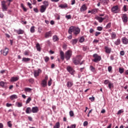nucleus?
I'll return each mask as SVG.
<instances>
[{
  "mask_svg": "<svg viewBox=\"0 0 128 128\" xmlns=\"http://www.w3.org/2000/svg\"><path fill=\"white\" fill-rule=\"evenodd\" d=\"M68 32L70 34H72L73 32L74 36H78L80 32V29L78 27L71 26L68 29Z\"/></svg>",
  "mask_w": 128,
  "mask_h": 128,
  "instance_id": "nucleus-1",
  "label": "nucleus"
},
{
  "mask_svg": "<svg viewBox=\"0 0 128 128\" xmlns=\"http://www.w3.org/2000/svg\"><path fill=\"white\" fill-rule=\"evenodd\" d=\"M82 58L80 55L78 56L76 58H73V62L76 64V66H78V64H80V60Z\"/></svg>",
  "mask_w": 128,
  "mask_h": 128,
  "instance_id": "nucleus-2",
  "label": "nucleus"
},
{
  "mask_svg": "<svg viewBox=\"0 0 128 128\" xmlns=\"http://www.w3.org/2000/svg\"><path fill=\"white\" fill-rule=\"evenodd\" d=\"M92 56L94 59H93L92 60V62H100L102 60V57L96 54H94Z\"/></svg>",
  "mask_w": 128,
  "mask_h": 128,
  "instance_id": "nucleus-3",
  "label": "nucleus"
},
{
  "mask_svg": "<svg viewBox=\"0 0 128 128\" xmlns=\"http://www.w3.org/2000/svg\"><path fill=\"white\" fill-rule=\"evenodd\" d=\"M72 52L70 50H68L65 53V58H66V60H70L72 56Z\"/></svg>",
  "mask_w": 128,
  "mask_h": 128,
  "instance_id": "nucleus-4",
  "label": "nucleus"
},
{
  "mask_svg": "<svg viewBox=\"0 0 128 128\" xmlns=\"http://www.w3.org/2000/svg\"><path fill=\"white\" fill-rule=\"evenodd\" d=\"M6 2L3 0L1 2V6L2 12H6L8 10V6H6Z\"/></svg>",
  "mask_w": 128,
  "mask_h": 128,
  "instance_id": "nucleus-5",
  "label": "nucleus"
},
{
  "mask_svg": "<svg viewBox=\"0 0 128 128\" xmlns=\"http://www.w3.org/2000/svg\"><path fill=\"white\" fill-rule=\"evenodd\" d=\"M112 12L114 14H118L120 10V8H118V6H114L111 9Z\"/></svg>",
  "mask_w": 128,
  "mask_h": 128,
  "instance_id": "nucleus-6",
  "label": "nucleus"
},
{
  "mask_svg": "<svg viewBox=\"0 0 128 128\" xmlns=\"http://www.w3.org/2000/svg\"><path fill=\"white\" fill-rule=\"evenodd\" d=\"M66 70L70 74L74 75V70L70 66H68L66 68Z\"/></svg>",
  "mask_w": 128,
  "mask_h": 128,
  "instance_id": "nucleus-7",
  "label": "nucleus"
},
{
  "mask_svg": "<svg viewBox=\"0 0 128 128\" xmlns=\"http://www.w3.org/2000/svg\"><path fill=\"white\" fill-rule=\"evenodd\" d=\"M8 48H6L4 49L0 50L1 54H3V56H8Z\"/></svg>",
  "mask_w": 128,
  "mask_h": 128,
  "instance_id": "nucleus-8",
  "label": "nucleus"
},
{
  "mask_svg": "<svg viewBox=\"0 0 128 128\" xmlns=\"http://www.w3.org/2000/svg\"><path fill=\"white\" fill-rule=\"evenodd\" d=\"M52 31L46 32L44 34V38H48L52 37Z\"/></svg>",
  "mask_w": 128,
  "mask_h": 128,
  "instance_id": "nucleus-9",
  "label": "nucleus"
},
{
  "mask_svg": "<svg viewBox=\"0 0 128 128\" xmlns=\"http://www.w3.org/2000/svg\"><path fill=\"white\" fill-rule=\"evenodd\" d=\"M122 18L124 22H128V18L126 14H123Z\"/></svg>",
  "mask_w": 128,
  "mask_h": 128,
  "instance_id": "nucleus-10",
  "label": "nucleus"
},
{
  "mask_svg": "<svg viewBox=\"0 0 128 128\" xmlns=\"http://www.w3.org/2000/svg\"><path fill=\"white\" fill-rule=\"evenodd\" d=\"M40 72H42V70L40 68H38V70H35L34 72V76L35 78L38 76Z\"/></svg>",
  "mask_w": 128,
  "mask_h": 128,
  "instance_id": "nucleus-11",
  "label": "nucleus"
},
{
  "mask_svg": "<svg viewBox=\"0 0 128 128\" xmlns=\"http://www.w3.org/2000/svg\"><path fill=\"white\" fill-rule=\"evenodd\" d=\"M104 50L105 52H106V54H110V52H112V48H110L108 46H105L104 48Z\"/></svg>",
  "mask_w": 128,
  "mask_h": 128,
  "instance_id": "nucleus-12",
  "label": "nucleus"
},
{
  "mask_svg": "<svg viewBox=\"0 0 128 128\" xmlns=\"http://www.w3.org/2000/svg\"><path fill=\"white\" fill-rule=\"evenodd\" d=\"M72 86H74V82L70 80L67 82L66 86L68 88H72Z\"/></svg>",
  "mask_w": 128,
  "mask_h": 128,
  "instance_id": "nucleus-13",
  "label": "nucleus"
},
{
  "mask_svg": "<svg viewBox=\"0 0 128 128\" xmlns=\"http://www.w3.org/2000/svg\"><path fill=\"white\" fill-rule=\"evenodd\" d=\"M96 19L99 22L102 23L104 22V20H106V18H102L100 16H97L96 17Z\"/></svg>",
  "mask_w": 128,
  "mask_h": 128,
  "instance_id": "nucleus-14",
  "label": "nucleus"
},
{
  "mask_svg": "<svg viewBox=\"0 0 128 128\" xmlns=\"http://www.w3.org/2000/svg\"><path fill=\"white\" fill-rule=\"evenodd\" d=\"M87 10H88V7L86 6V4H84L80 8V12H84Z\"/></svg>",
  "mask_w": 128,
  "mask_h": 128,
  "instance_id": "nucleus-15",
  "label": "nucleus"
},
{
  "mask_svg": "<svg viewBox=\"0 0 128 128\" xmlns=\"http://www.w3.org/2000/svg\"><path fill=\"white\" fill-rule=\"evenodd\" d=\"M20 80V77L18 76H16V77H12L10 78V82H18V80Z\"/></svg>",
  "mask_w": 128,
  "mask_h": 128,
  "instance_id": "nucleus-16",
  "label": "nucleus"
},
{
  "mask_svg": "<svg viewBox=\"0 0 128 128\" xmlns=\"http://www.w3.org/2000/svg\"><path fill=\"white\" fill-rule=\"evenodd\" d=\"M122 42L124 44H128V39L126 37H124L122 39Z\"/></svg>",
  "mask_w": 128,
  "mask_h": 128,
  "instance_id": "nucleus-17",
  "label": "nucleus"
},
{
  "mask_svg": "<svg viewBox=\"0 0 128 128\" xmlns=\"http://www.w3.org/2000/svg\"><path fill=\"white\" fill-rule=\"evenodd\" d=\"M38 112V107H33L32 109V112H33V114H36Z\"/></svg>",
  "mask_w": 128,
  "mask_h": 128,
  "instance_id": "nucleus-18",
  "label": "nucleus"
},
{
  "mask_svg": "<svg viewBox=\"0 0 128 128\" xmlns=\"http://www.w3.org/2000/svg\"><path fill=\"white\" fill-rule=\"evenodd\" d=\"M16 32L18 34H24V31L22 29H19L16 30Z\"/></svg>",
  "mask_w": 128,
  "mask_h": 128,
  "instance_id": "nucleus-19",
  "label": "nucleus"
},
{
  "mask_svg": "<svg viewBox=\"0 0 128 128\" xmlns=\"http://www.w3.org/2000/svg\"><path fill=\"white\" fill-rule=\"evenodd\" d=\"M60 56L62 60H64V53L62 50L60 51Z\"/></svg>",
  "mask_w": 128,
  "mask_h": 128,
  "instance_id": "nucleus-20",
  "label": "nucleus"
},
{
  "mask_svg": "<svg viewBox=\"0 0 128 128\" xmlns=\"http://www.w3.org/2000/svg\"><path fill=\"white\" fill-rule=\"evenodd\" d=\"M98 1L103 4H108L110 2L108 0H98Z\"/></svg>",
  "mask_w": 128,
  "mask_h": 128,
  "instance_id": "nucleus-21",
  "label": "nucleus"
},
{
  "mask_svg": "<svg viewBox=\"0 0 128 128\" xmlns=\"http://www.w3.org/2000/svg\"><path fill=\"white\" fill-rule=\"evenodd\" d=\"M30 58H26L24 57V58H22V62H26V63H28V62H30Z\"/></svg>",
  "mask_w": 128,
  "mask_h": 128,
  "instance_id": "nucleus-22",
  "label": "nucleus"
},
{
  "mask_svg": "<svg viewBox=\"0 0 128 128\" xmlns=\"http://www.w3.org/2000/svg\"><path fill=\"white\" fill-rule=\"evenodd\" d=\"M58 8H60L62 9L66 8H68V4H66V3H65L64 4H60V5H59Z\"/></svg>",
  "mask_w": 128,
  "mask_h": 128,
  "instance_id": "nucleus-23",
  "label": "nucleus"
},
{
  "mask_svg": "<svg viewBox=\"0 0 128 128\" xmlns=\"http://www.w3.org/2000/svg\"><path fill=\"white\" fill-rule=\"evenodd\" d=\"M46 7L44 6V5L41 6L40 9V12H46Z\"/></svg>",
  "mask_w": 128,
  "mask_h": 128,
  "instance_id": "nucleus-24",
  "label": "nucleus"
},
{
  "mask_svg": "<svg viewBox=\"0 0 128 128\" xmlns=\"http://www.w3.org/2000/svg\"><path fill=\"white\" fill-rule=\"evenodd\" d=\"M16 98H18V96L16 94H13L10 96V100H16Z\"/></svg>",
  "mask_w": 128,
  "mask_h": 128,
  "instance_id": "nucleus-25",
  "label": "nucleus"
},
{
  "mask_svg": "<svg viewBox=\"0 0 128 128\" xmlns=\"http://www.w3.org/2000/svg\"><path fill=\"white\" fill-rule=\"evenodd\" d=\"M36 48L37 50H38V52H40V50H42V48H40V44L38 43L36 44Z\"/></svg>",
  "mask_w": 128,
  "mask_h": 128,
  "instance_id": "nucleus-26",
  "label": "nucleus"
},
{
  "mask_svg": "<svg viewBox=\"0 0 128 128\" xmlns=\"http://www.w3.org/2000/svg\"><path fill=\"white\" fill-rule=\"evenodd\" d=\"M52 40L54 42H56L58 41V40H60V38H58L57 36H52Z\"/></svg>",
  "mask_w": 128,
  "mask_h": 128,
  "instance_id": "nucleus-27",
  "label": "nucleus"
},
{
  "mask_svg": "<svg viewBox=\"0 0 128 128\" xmlns=\"http://www.w3.org/2000/svg\"><path fill=\"white\" fill-rule=\"evenodd\" d=\"M43 4H44V5H43V6H44L46 7V8H48V6H49V4H50L48 3V1H46V0L44 1V2H43Z\"/></svg>",
  "mask_w": 128,
  "mask_h": 128,
  "instance_id": "nucleus-28",
  "label": "nucleus"
},
{
  "mask_svg": "<svg viewBox=\"0 0 128 128\" xmlns=\"http://www.w3.org/2000/svg\"><path fill=\"white\" fill-rule=\"evenodd\" d=\"M41 84L43 88H46V86H47L46 82L42 80V82Z\"/></svg>",
  "mask_w": 128,
  "mask_h": 128,
  "instance_id": "nucleus-29",
  "label": "nucleus"
},
{
  "mask_svg": "<svg viewBox=\"0 0 128 128\" xmlns=\"http://www.w3.org/2000/svg\"><path fill=\"white\" fill-rule=\"evenodd\" d=\"M60 128V122H57L55 124V126H54V128Z\"/></svg>",
  "mask_w": 128,
  "mask_h": 128,
  "instance_id": "nucleus-30",
  "label": "nucleus"
},
{
  "mask_svg": "<svg viewBox=\"0 0 128 128\" xmlns=\"http://www.w3.org/2000/svg\"><path fill=\"white\" fill-rule=\"evenodd\" d=\"M26 114H30L32 112V109L30 108H27L26 110Z\"/></svg>",
  "mask_w": 128,
  "mask_h": 128,
  "instance_id": "nucleus-31",
  "label": "nucleus"
},
{
  "mask_svg": "<svg viewBox=\"0 0 128 128\" xmlns=\"http://www.w3.org/2000/svg\"><path fill=\"white\" fill-rule=\"evenodd\" d=\"M116 46H120V39H118L116 42H114Z\"/></svg>",
  "mask_w": 128,
  "mask_h": 128,
  "instance_id": "nucleus-32",
  "label": "nucleus"
},
{
  "mask_svg": "<svg viewBox=\"0 0 128 128\" xmlns=\"http://www.w3.org/2000/svg\"><path fill=\"white\" fill-rule=\"evenodd\" d=\"M111 36H112V40H114V38H116V33L113 32L111 34Z\"/></svg>",
  "mask_w": 128,
  "mask_h": 128,
  "instance_id": "nucleus-33",
  "label": "nucleus"
},
{
  "mask_svg": "<svg viewBox=\"0 0 128 128\" xmlns=\"http://www.w3.org/2000/svg\"><path fill=\"white\" fill-rule=\"evenodd\" d=\"M76 42H78V40L76 39L72 40L71 41V43L73 45L76 44Z\"/></svg>",
  "mask_w": 128,
  "mask_h": 128,
  "instance_id": "nucleus-34",
  "label": "nucleus"
},
{
  "mask_svg": "<svg viewBox=\"0 0 128 128\" xmlns=\"http://www.w3.org/2000/svg\"><path fill=\"white\" fill-rule=\"evenodd\" d=\"M32 89L30 88H24V91L25 92H32Z\"/></svg>",
  "mask_w": 128,
  "mask_h": 128,
  "instance_id": "nucleus-35",
  "label": "nucleus"
},
{
  "mask_svg": "<svg viewBox=\"0 0 128 128\" xmlns=\"http://www.w3.org/2000/svg\"><path fill=\"white\" fill-rule=\"evenodd\" d=\"M30 32L32 34H33V32H34L35 30H34V26L31 27V28L30 29Z\"/></svg>",
  "mask_w": 128,
  "mask_h": 128,
  "instance_id": "nucleus-36",
  "label": "nucleus"
},
{
  "mask_svg": "<svg viewBox=\"0 0 128 128\" xmlns=\"http://www.w3.org/2000/svg\"><path fill=\"white\" fill-rule=\"evenodd\" d=\"M76 124H72L70 126H68L67 128H76Z\"/></svg>",
  "mask_w": 128,
  "mask_h": 128,
  "instance_id": "nucleus-37",
  "label": "nucleus"
},
{
  "mask_svg": "<svg viewBox=\"0 0 128 128\" xmlns=\"http://www.w3.org/2000/svg\"><path fill=\"white\" fill-rule=\"evenodd\" d=\"M7 124L9 128H12V121L8 122Z\"/></svg>",
  "mask_w": 128,
  "mask_h": 128,
  "instance_id": "nucleus-38",
  "label": "nucleus"
},
{
  "mask_svg": "<svg viewBox=\"0 0 128 128\" xmlns=\"http://www.w3.org/2000/svg\"><path fill=\"white\" fill-rule=\"evenodd\" d=\"M124 72V68H119V72L123 74Z\"/></svg>",
  "mask_w": 128,
  "mask_h": 128,
  "instance_id": "nucleus-39",
  "label": "nucleus"
},
{
  "mask_svg": "<svg viewBox=\"0 0 128 128\" xmlns=\"http://www.w3.org/2000/svg\"><path fill=\"white\" fill-rule=\"evenodd\" d=\"M79 42H84V36L81 37Z\"/></svg>",
  "mask_w": 128,
  "mask_h": 128,
  "instance_id": "nucleus-40",
  "label": "nucleus"
},
{
  "mask_svg": "<svg viewBox=\"0 0 128 128\" xmlns=\"http://www.w3.org/2000/svg\"><path fill=\"white\" fill-rule=\"evenodd\" d=\"M32 100V98L30 97H29L27 100H26V104H30V102Z\"/></svg>",
  "mask_w": 128,
  "mask_h": 128,
  "instance_id": "nucleus-41",
  "label": "nucleus"
},
{
  "mask_svg": "<svg viewBox=\"0 0 128 128\" xmlns=\"http://www.w3.org/2000/svg\"><path fill=\"white\" fill-rule=\"evenodd\" d=\"M52 78H50V80L48 82V86H52Z\"/></svg>",
  "mask_w": 128,
  "mask_h": 128,
  "instance_id": "nucleus-42",
  "label": "nucleus"
},
{
  "mask_svg": "<svg viewBox=\"0 0 128 128\" xmlns=\"http://www.w3.org/2000/svg\"><path fill=\"white\" fill-rule=\"evenodd\" d=\"M17 106H18V108H21V106H22V103L18 102H17Z\"/></svg>",
  "mask_w": 128,
  "mask_h": 128,
  "instance_id": "nucleus-43",
  "label": "nucleus"
},
{
  "mask_svg": "<svg viewBox=\"0 0 128 128\" xmlns=\"http://www.w3.org/2000/svg\"><path fill=\"white\" fill-rule=\"evenodd\" d=\"M70 116H74V111L70 110L69 112Z\"/></svg>",
  "mask_w": 128,
  "mask_h": 128,
  "instance_id": "nucleus-44",
  "label": "nucleus"
},
{
  "mask_svg": "<svg viewBox=\"0 0 128 128\" xmlns=\"http://www.w3.org/2000/svg\"><path fill=\"white\" fill-rule=\"evenodd\" d=\"M24 56H30V52L26 50L24 52Z\"/></svg>",
  "mask_w": 128,
  "mask_h": 128,
  "instance_id": "nucleus-45",
  "label": "nucleus"
},
{
  "mask_svg": "<svg viewBox=\"0 0 128 128\" xmlns=\"http://www.w3.org/2000/svg\"><path fill=\"white\" fill-rule=\"evenodd\" d=\"M112 26V22H109L107 25L106 26V28H110V26Z\"/></svg>",
  "mask_w": 128,
  "mask_h": 128,
  "instance_id": "nucleus-46",
  "label": "nucleus"
},
{
  "mask_svg": "<svg viewBox=\"0 0 128 128\" xmlns=\"http://www.w3.org/2000/svg\"><path fill=\"white\" fill-rule=\"evenodd\" d=\"M110 80H106L104 81V84H110Z\"/></svg>",
  "mask_w": 128,
  "mask_h": 128,
  "instance_id": "nucleus-47",
  "label": "nucleus"
},
{
  "mask_svg": "<svg viewBox=\"0 0 128 128\" xmlns=\"http://www.w3.org/2000/svg\"><path fill=\"white\" fill-rule=\"evenodd\" d=\"M90 70H92V72H94V70H96V68H94V67L92 66H90Z\"/></svg>",
  "mask_w": 128,
  "mask_h": 128,
  "instance_id": "nucleus-48",
  "label": "nucleus"
},
{
  "mask_svg": "<svg viewBox=\"0 0 128 128\" xmlns=\"http://www.w3.org/2000/svg\"><path fill=\"white\" fill-rule=\"evenodd\" d=\"M97 12H98V10H96V9H93L92 10V14H96Z\"/></svg>",
  "mask_w": 128,
  "mask_h": 128,
  "instance_id": "nucleus-49",
  "label": "nucleus"
},
{
  "mask_svg": "<svg viewBox=\"0 0 128 128\" xmlns=\"http://www.w3.org/2000/svg\"><path fill=\"white\" fill-rule=\"evenodd\" d=\"M50 60V58L46 56L44 58V61L46 62H48Z\"/></svg>",
  "mask_w": 128,
  "mask_h": 128,
  "instance_id": "nucleus-50",
  "label": "nucleus"
},
{
  "mask_svg": "<svg viewBox=\"0 0 128 128\" xmlns=\"http://www.w3.org/2000/svg\"><path fill=\"white\" fill-rule=\"evenodd\" d=\"M0 86H2V88H4V82H0Z\"/></svg>",
  "mask_w": 128,
  "mask_h": 128,
  "instance_id": "nucleus-51",
  "label": "nucleus"
},
{
  "mask_svg": "<svg viewBox=\"0 0 128 128\" xmlns=\"http://www.w3.org/2000/svg\"><path fill=\"white\" fill-rule=\"evenodd\" d=\"M102 28H103L102 26H98L97 28V30H99L100 32V31L102 30Z\"/></svg>",
  "mask_w": 128,
  "mask_h": 128,
  "instance_id": "nucleus-52",
  "label": "nucleus"
},
{
  "mask_svg": "<svg viewBox=\"0 0 128 128\" xmlns=\"http://www.w3.org/2000/svg\"><path fill=\"white\" fill-rule=\"evenodd\" d=\"M124 12H128V9L126 8V6L124 5L123 7Z\"/></svg>",
  "mask_w": 128,
  "mask_h": 128,
  "instance_id": "nucleus-53",
  "label": "nucleus"
},
{
  "mask_svg": "<svg viewBox=\"0 0 128 128\" xmlns=\"http://www.w3.org/2000/svg\"><path fill=\"white\" fill-rule=\"evenodd\" d=\"M112 70V66H109L108 67V72H110Z\"/></svg>",
  "mask_w": 128,
  "mask_h": 128,
  "instance_id": "nucleus-54",
  "label": "nucleus"
},
{
  "mask_svg": "<svg viewBox=\"0 0 128 128\" xmlns=\"http://www.w3.org/2000/svg\"><path fill=\"white\" fill-rule=\"evenodd\" d=\"M27 4L29 6L30 8V9L32 8V4H30V2H28L27 3Z\"/></svg>",
  "mask_w": 128,
  "mask_h": 128,
  "instance_id": "nucleus-55",
  "label": "nucleus"
},
{
  "mask_svg": "<svg viewBox=\"0 0 128 128\" xmlns=\"http://www.w3.org/2000/svg\"><path fill=\"white\" fill-rule=\"evenodd\" d=\"M66 18H68V20H70L72 18V16L70 15H66Z\"/></svg>",
  "mask_w": 128,
  "mask_h": 128,
  "instance_id": "nucleus-56",
  "label": "nucleus"
},
{
  "mask_svg": "<svg viewBox=\"0 0 128 128\" xmlns=\"http://www.w3.org/2000/svg\"><path fill=\"white\" fill-rule=\"evenodd\" d=\"M100 32H95V36H100Z\"/></svg>",
  "mask_w": 128,
  "mask_h": 128,
  "instance_id": "nucleus-57",
  "label": "nucleus"
},
{
  "mask_svg": "<svg viewBox=\"0 0 128 128\" xmlns=\"http://www.w3.org/2000/svg\"><path fill=\"white\" fill-rule=\"evenodd\" d=\"M112 84L110 82L108 84V86L110 88H110H112Z\"/></svg>",
  "mask_w": 128,
  "mask_h": 128,
  "instance_id": "nucleus-58",
  "label": "nucleus"
},
{
  "mask_svg": "<svg viewBox=\"0 0 128 128\" xmlns=\"http://www.w3.org/2000/svg\"><path fill=\"white\" fill-rule=\"evenodd\" d=\"M88 121H85V122H84V126H88Z\"/></svg>",
  "mask_w": 128,
  "mask_h": 128,
  "instance_id": "nucleus-59",
  "label": "nucleus"
},
{
  "mask_svg": "<svg viewBox=\"0 0 128 128\" xmlns=\"http://www.w3.org/2000/svg\"><path fill=\"white\" fill-rule=\"evenodd\" d=\"M120 56H124V51L122 50L120 52Z\"/></svg>",
  "mask_w": 128,
  "mask_h": 128,
  "instance_id": "nucleus-60",
  "label": "nucleus"
},
{
  "mask_svg": "<svg viewBox=\"0 0 128 128\" xmlns=\"http://www.w3.org/2000/svg\"><path fill=\"white\" fill-rule=\"evenodd\" d=\"M122 112H124L122 110H119L117 113V114H120Z\"/></svg>",
  "mask_w": 128,
  "mask_h": 128,
  "instance_id": "nucleus-61",
  "label": "nucleus"
},
{
  "mask_svg": "<svg viewBox=\"0 0 128 128\" xmlns=\"http://www.w3.org/2000/svg\"><path fill=\"white\" fill-rule=\"evenodd\" d=\"M94 29L90 28V34H94Z\"/></svg>",
  "mask_w": 128,
  "mask_h": 128,
  "instance_id": "nucleus-62",
  "label": "nucleus"
},
{
  "mask_svg": "<svg viewBox=\"0 0 128 128\" xmlns=\"http://www.w3.org/2000/svg\"><path fill=\"white\" fill-rule=\"evenodd\" d=\"M34 11L35 12H38V8H34Z\"/></svg>",
  "mask_w": 128,
  "mask_h": 128,
  "instance_id": "nucleus-63",
  "label": "nucleus"
},
{
  "mask_svg": "<svg viewBox=\"0 0 128 128\" xmlns=\"http://www.w3.org/2000/svg\"><path fill=\"white\" fill-rule=\"evenodd\" d=\"M29 82H31V84H32L34 82V79L33 78H30L28 80Z\"/></svg>",
  "mask_w": 128,
  "mask_h": 128,
  "instance_id": "nucleus-64",
  "label": "nucleus"
}]
</instances>
